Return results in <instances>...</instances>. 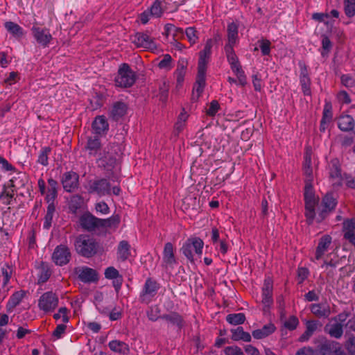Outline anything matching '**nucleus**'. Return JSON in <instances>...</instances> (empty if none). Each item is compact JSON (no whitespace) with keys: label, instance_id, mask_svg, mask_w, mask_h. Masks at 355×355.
Wrapping results in <instances>:
<instances>
[{"label":"nucleus","instance_id":"nucleus-1","mask_svg":"<svg viewBox=\"0 0 355 355\" xmlns=\"http://www.w3.org/2000/svg\"><path fill=\"white\" fill-rule=\"evenodd\" d=\"M311 179H305L304 200V215L308 225H312L315 217V206L319 202V198L315 196Z\"/></svg>","mask_w":355,"mask_h":355},{"label":"nucleus","instance_id":"nucleus-2","mask_svg":"<svg viewBox=\"0 0 355 355\" xmlns=\"http://www.w3.org/2000/svg\"><path fill=\"white\" fill-rule=\"evenodd\" d=\"M74 246L76 252L85 258H91L95 256L100 248L99 243L88 235H80L77 237Z\"/></svg>","mask_w":355,"mask_h":355},{"label":"nucleus","instance_id":"nucleus-3","mask_svg":"<svg viewBox=\"0 0 355 355\" xmlns=\"http://www.w3.org/2000/svg\"><path fill=\"white\" fill-rule=\"evenodd\" d=\"M137 79V75L132 70L130 65L127 63H123L120 65L117 75L114 78L115 85L121 88H128L132 87Z\"/></svg>","mask_w":355,"mask_h":355},{"label":"nucleus","instance_id":"nucleus-4","mask_svg":"<svg viewBox=\"0 0 355 355\" xmlns=\"http://www.w3.org/2000/svg\"><path fill=\"white\" fill-rule=\"evenodd\" d=\"M203 245L204 242L200 238H189L183 243L181 251L188 260L191 263H194L193 251H194L196 254L200 255L202 252Z\"/></svg>","mask_w":355,"mask_h":355},{"label":"nucleus","instance_id":"nucleus-5","mask_svg":"<svg viewBox=\"0 0 355 355\" xmlns=\"http://www.w3.org/2000/svg\"><path fill=\"white\" fill-rule=\"evenodd\" d=\"M87 191L90 194H96L98 196L111 195V184L107 179L99 178L89 182Z\"/></svg>","mask_w":355,"mask_h":355},{"label":"nucleus","instance_id":"nucleus-6","mask_svg":"<svg viewBox=\"0 0 355 355\" xmlns=\"http://www.w3.org/2000/svg\"><path fill=\"white\" fill-rule=\"evenodd\" d=\"M71 259V253L65 245L60 244L56 246L52 254V260L57 266H65L69 263Z\"/></svg>","mask_w":355,"mask_h":355},{"label":"nucleus","instance_id":"nucleus-7","mask_svg":"<svg viewBox=\"0 0 355 355\" xmlns=\"http://www.w3.org/2000/svg\"><path fill=\"white\" fill-rule=\"evenodd\" d=\"M131 41L137 48L152 51L157 49L154 38L150 37L148 33L137 32L132 37Z\"/></svg>","mask_w":355,"mask_h":355},{"label":"nucleus","instance_id":"nucleus-8","mask_svg":"<svg viewBox=\"0 0 355 355\" xmlns=\"http://www.w3.org/2000/svg\"><path fill=\"white\" fill-rule=\"evenodd\" d=\"M58 305V296L51 291L43 293L39 299V308L45 311H53Z\"/></svg>","mask_w":355,"mask_h":355},{"label":"nucleus","instance_id":"nucleus-9","mask_svg":"<svg viewBox=\"0 0 355 355\" xmlns=\"http://www.w3.org/2000/svg\"><path fill=\"white\" fill-rule=\"evenodd\" d=\"M74 273L78 278L83 283H94L99 279L98 272L88 266H79L74 268Z\"/></svg>","mask_w":355,"mask_h":355},{"label":"nucleus","instance_id":"nucleus-10","mask_svg":"<svg viewBox=\"0 0 355 355\" xmlns=\"http://www.w3.org/2000/svg\"><path fill=\"white\" fill-rule=\"evenodd\" d=\"M273 293V281L270 277H267L264 279L263 286L262 287V304H263V311H267L273 304L272 298Z\"/></svg>","mask_w":355,"mask_h":355},{"label":"nucleus","instance_id":"nucleus-11","mask_svg":"<svg viewBox=\"0 0 355 355\" xmlns=\"http://www.w3.org/2000/svg\"><path fill=\"white\" fill-rule=\"evenodd\" d=\"M322 205L323 208L318 214L317 218L318 223H320L324 220L329 214L335 209L337 205V200L334 197L332 193H327L322 198Z\"/></svg>","mask_w":355,"mask_h":355},{"label":"nucleus","instance_id":"nucleus-12","mask_svg":"<svg viewBox=\"0 0 355 355\" xmlns=\"http://www.w3.org/2000/svg\"><path fill=\"white\" fill-rule=\"evenodd\" d=\"M31 31L37 42L43 47L48 46L53 39L48 28L33 26L31 28Z\"/></svg>","mask_w":355,"mask_h":355},{"label":"nucleus","instance_id":"nucleus-13","mask_svg":"<svg viewBox=\"0 0 355 355\" xmlns=\"http://www.w3.org/2000/svg\"><path fill=\"white\" fill-rule=\"evenodd\" d=\"M78 175L73 172H66L63 174L61 182L64 191L67 192H72L78 187Z\"/></svg>","mask_w":355,"mask_h":355},{"label":"nucleus","instance_id":"nucleus-14","mask_svg":"<svg viewBox=\"0 0 355 355\" xmlns=\"http://www.w3.org/2000/svg\"><path fill=\"white\" fill-rule=\"evenodd\" d=\"M321 355H342L343 351L340 344L336 341L325 340L319 346Z\"/></svg>","mask_w":355,"mask_h":355},{"label":"nucleus","instance_id":"nucleus-15","mask_svg":"<svg viewBox=\"0 0 355 355\" xmlns=\"http://www.w3.org/2000/svg\"><path fill=\"white\" fill-rule=\"evenodd\" d=\"M206 71L207 67L198 64V73L195 85L193 86V91L196 92V100H198L204 91L206 85Z\"/></svg>","mask_w":355,"mask_h":355},{"label":"nucleus","instance_id":"nucleus-16","mask_svg":"<svg viewBox=\"0 0 355 355\" xmlns=\"http://www.w3.org/2000/svg\"><path fill=\"white\" fill-rule=\"evenodd\" d=\"M80 223L83 229L89 232L100 228V218L95 217L90 213L82 215L80 218Z\"/></svg>","mask_w":355,"mask_h":355},{"label":"nucleus","instance_id":"nucleus-17","mask_svg":"<svg viewBox=\"0 0 355 355\" xmlns=\"http://www.w3.org/2000/svg\"><path fill=\"white\" fill-rule=\"evenodd\" d=\"M16 191V185L12 184V181H8V183L4 184L2 187V191L0 193V200H2L3 204L6 205H11Z\"/></svg>","mask_w":355,"mask_h":355},{"label":"nucleus","instance_id":"nucleus-18","mask_svg":"<svg viewBox=\"0 0 355 355\" xmlns=\"http://www.w3.org/2000/svg\"><path fill=\"white\" fill-rule=\"evenodd\" d=\"M188 67V60L187 58H180L177 63V68L174 72L176 78L177 87H181L184 80L187 69Z\"/></svg>","mask_w":355,"mask_h":355},{"label":"nucleus","instance_id":"nucleus-19","mask_svg":"<svg viewBox=\"0 0 355 355\" xmlns=\"http://www.w3.org/2000/svg\"><path fill=\"white\" fill-rule=\"evenodd\" d=\"M128 105L122 101L113 103L110 116L112 120L117 121L127 114Z\"/></svg>","mask_w":355,"mask_h":355},{"label":"nucleus","instance_id":"nucleus-20","mask_svg":"<svg viewBox=\"0 0 355 355\" xmlns=\"http://www.w3.org/2000/svg\"><path fill=\"white\" fill-rule=\"evenodd\" d=\"M161 319L164 320L171 324L177 327L179 330H181L185 324L184 318L176 311L163 314L162 315Z\"/></svg>","mask_w":355,"mask_h":355},{"label":"nucleus","instance_id":"nucleus-21","mask_svg":"<svg viewBox=\"0 0 355 355\" xmlns=\"http://www.w3.org/2000/svg\"><path fill=\"white\" fill-rule=\"evenodd\" d=\"M92 129L95 134L101 135L106 134L109 129V124L106 118L103 116H97L92 122Z\"/></svg>","mask_w":355,"mask_h":355},{"label":"nucleus","instance_id":"nucleus-22","mask_svg":"<svg viewBox=\"0 0 355 355\" xmlns=\"http://www.w3.org/2000/svg\"><path fill=\"white\" fill-rule=\"evenodd\" d=\"M213 40L209 39L207 40L203 50L199 52L198 65L206 66L209 63L211 55V49L213 47Z\"/></svg>","mask_w":355,"mask_h":355},{"label":"nucleus","instance_id":"nucleus-23","mask_svg":"<svg viewBox=\"0 0 355 355\" xmlns=\"http://www.w3.org/2000/svg\"><path fill=\"white\" fill-rule=\"evenodd\" d=\"M310 309L311 313L319 318H327L331 314L329 306L324 303L312 304Z\"/></svg>","mask_w":355,"mask_h":355},{"label":"nucleus","instance_id":"nucleus-24","mask_svg":"<svg viewBox=\"0 0 355 355\" xmlns=\"http://www.w3.org/2000/svg\"><path fill=\"white\" fill-rule=\"evenodd\" d=\"M331 241L332 238L329 234H325L320 239L315 250V259L317 260H319L322 257L324 252L327 250L331 243Z\"/></svg>","mask_w":355,"mask_h":355},{"label":"nucleus","instance_id":"nucleus-25","mask_svg":"<svg viewBox=\"0 0 355 355\" xmlns=\"http://www.w3.org/2000/svg\"><path fill=\"white\" fill-rule=\"evenodd\" d=\"M163 262L166 265L173 267V265L177 263L176 259L174 254L173 245L168 242L165 244L163 251Z\"/></svg>","mask_w":355,"mask_h":355},{"label":"nucleus","instance_id":"nucleus-26","mask_svg":"<svg viewBox=\"0 0 355 355\" xmlns=\"http://www.w3.org/2000/svg\"><path fill=\"white\" fill-rule=\"evenodd\" d=\"M48 184L49 187L45 200L47 203H55L58 197V183L55 180L51 178L48 180Z\"/></svg>","mask_w":355,"mask_h":355},{"label":"nucleus","instance_id":"nucleus-27","mask_svg":"<svg viewBox=\"0 0 355 355\" xmlns=\"http://www.w3.org/2000/svg\"><path fill=\"white\" fill-rule=\"evenodd\" d=\"M354 120L350 115H341L338 119V126L343 132H349L354 128Z\"/></svg>","mask_w":355,"mask_h":355},{"label":"nucleus","instance_id":"nucleus-28","mask_svg":"<svg viewBox=\"0 0 355 355\" xmlns=\"http://www.w3.org/2000/svg\"><path fill=\"white\" fill-rule=\"evenodd\" d=\"M26 295V291L21 290L15 292L10 297L7 303L6 309L8 312H11L13 309L20 304L23 298Z\"/></svg>","mask_w":355,"mask_h":355},{"label":"nucleus","instance_id":"nucleus-29","mask_svg":"<svg viewBox=\"0 0 355 355\" xmlns=\"http://www.w3.org/2000/svg\"><path fill=\"white\" fill-rule=\"evenodd\" d=\"M275 329V326L269 323L264 325L261 329L254 330L252 335L256 339H262L272 334Z\"/></svg>","mask_w":355,"mask_h":355},{"label":"nucleus","instance_id":"nucleus-30","mask_svg":"<svg viewBox=\"0 0 355 355\" xmlns=\"http://www.w3.org/2000/svg\"><path fill=\"white\" fill-rule=\"evenodd\" d=\"M159 287V284L156 280H154L152 278H148L144 284L142 294L144 295H148L151 297H154L157 294Z\"/></svg>","mask_w":355,"mask_h":355},{"label":"nucleus","instance_id":"nucleus-31","mask_svg":"<svg viewBox=\"0 0 355 355\" xmlns=\"http://www.w3.org/2000/svg\"><path fill=\"white\" fill-rule=\"evenodd\" d=\"M83 203L84 199L82 196L79 194L71 196L68 202V207L70 212L76 214L83 205Z\"/></svg>","mask_w":355,"mask_h":355},{"label":"nucleus","instance_id":"nucleus-32","mask_svg":"<svg viewBox=\"0 0 355 355\" xmlns=\"http://www.w3.org/2000/svg\"><path fill=\"white\" fill-rule=\"evenodd\" d=\"M130 256V245L127 241L119 242L117 248V258L121 261H126Z\"/></svg>","mask_w":355,"mask_h":355},{"label":"nucleus","instance_id":"nucleus-33","mask_svg":"<svg viewBox=\"0 0 355 355\" xmlns=\"http://www.w3.org/2000/svg\"><path fill=\"white\" fill-rule=\"evenodd\" d=\"M324 331L332 338H340L343 334V325L339 322L327 324L324 327Z\"/></svg>","mask_w":355,"mask_h":355},{"label":"nucleus","instance_id":"nucleus-34","mask_svg":"<svg viewBox=\"0 0 355 355\" xmlns=\"http://www.w3.org/2000/svg\"><path fill=\"white\" fill-rule=\"evenodd\" d=\"M101 148V143L98 137H90L87 139L85 149L89 151L90 155H96Z\"/></svg>","mask_w":355,"mask_h":355},{"label":"nucleus","instance_id":"nucleus-35","mask_svg":"<svg viewBox=\"0 0 355 355\" xmlns=\"http://www.w3.org/2000/svg\"><path fill=\"white\" fill-rule=\"evenodd\" d=\"M341 167L338 159H333L329 164V178L332 180H342Z\"/></svg>","mask_w":355,"mask_h":355},{"label":"nucleus","instance_id":"nucleus-36","mask_svg":"<svg viewBox=\"0 0 355 355\" xmlns=\"http://www.w3.org/2000/svg\"><path fill=\"white\" fill-rule=\"evenodd\" d=\"M232 339L235 341L243 340L245 342L251 341V335L246 331H244L242 327H238L236 329H231Z\"/></svg>","mask_w":355,"mask_h":355},{"label":"nucleus","instance_id":"nucleus-37","mask_svg":"<svg viewBox=\"0 0 355 355\" xmlns=\"http://www.w3.org/2000/svg\"><path fill=\"white\" fill-rule=\"evenodd\" d=\"M102 165L104 168L111 170L113 168L117 162V157L113 155L112 152L107 151V153L100 158Z\"/></svg>","mask_w":355,"mask_h":355},{"label":"nucleus","instance_id":"nucleus-38","mask_svg":"<svg viewBox=\"0 0 355 355\" xmlns=\"http://www.w3.org/2000/svg\"><path fill=\"white\" fill-rule=\"evenodd\" d=\"M108 345L110 349L114 352L125 354L129 352L128 345L123 341L112 340Z\"/></svg>","mask_w":355,"mask_h":355},{"label":"nucleus","instance_id":"nucleus-39","mask_svg":"<svg viewBox=\"0 0 355 355\" xmlns=\"http://www.w3.org/2000/svg\"><path fill=\"white\" fill-rule=\"evenodd\" d=\"M303 171L306 175V179H311L313 180V169L311 167V155L309 152H306L304 157Z\"/></svg>","mask_w":355,"mask_h":355},{"label":"nucleus","instance_id":"nucleus-40","mask_svg":"<svg viewBox=\"0 0 355 355\" xmlns=\"http://www.w3.org/2000/svg\"><path fill=\"white\" fill-rule=\"evenodd\" d=\"M6 29L15 37L19 38L24 35L23 28L13 21H6L4 24Z\"/></svg>","mask_w":355,"mask_h":355},{"label":"nucleus","instance_id":"nucleus-41","mask_svg":"<svg viewBox=\"0 0 355 355\" xmlns=\"http://www.w3.org/2000/svg\"><path fill=\"white\" fill-rule=\"evenodd\" d=\"M121 218L119 215H113L107 219L100 218V227L116 228L119 225Z\"/></svg>","mask_w":355,"mask_h":355},{"label":"nucleus","instance_id":"nucleus-42","mask_svg":"<svg viewBox=\"0 0 355 355\" xmlns=\"http://www.w3.org/2000/svg\"><path fill=\"white\" fill-rule=\"evenodd\" d=\"M55 212V204L48 203L46 213L44 216V222L43 225L44 229L49 230L51 227Z\"/></svg>","mask_w":355,"mask_h":355},{"label":"nucleus","instance_id":"nucleus-43","mask_svg":"<svg viewBox=\"0 0 355 355\" xmlns=\"http://www.w3.org/2000/svg\"><path fill=\"white\" fill-rule=\"evenodd\" d=\"M226 320L231 324L239 325L244 323L245 315L243 313H230L227 315Z\"/></svg>","mask_w":355,"mask_h":355},{"label":"nucleus","instance_id":"nucleus-44","mask_svg":"<svg viewBox=\"0 0 355 355\" xmlns=\"http://www.w3.org/2000/svg\"><path fill=\"white\" fill-rule=\"evenodd\" d=\"M238 29L239 27L234 22H232L227 25V31L228 42H236L238 39Z\"/></svg>","mask_w":355,"mask_h":355},{"label":"nucleus","instance_id":"nucleus-45","mask_svg":"<svg viewBox=\"0 0 355 355\" xmlns=\"http://www.w3.org/2000/svg\"><path fill=\"white\" fill-rule=\"evenodd\" d=\"M148 9L150 10V15L156 18L160 17L165 12L161 3V0H155Z\"/></svg>","mask_w":355,"mask_h":355},{"label":"nucleus","instance_id":"nucleus-46","mask_svg":"<svg viewBox=\"0 0 355 355\" xmlns=\"http://www.w3.org/2000/svg\"><path fill=\"white\" fill-rule=\"evenodd\" d=\"M51 152V148L46 146L42 148L40 155L38 156L37 162L43 166H47L49 164L48 159L49 155Z\"/></svg>","mask_w":355,"mask_h":355},{"label":"nucleus","instance_id":"nucleus-47","mask_svg":"<svg viewBox=\"0 0 355 355\" xmlns=\"http://www.w3.org/2000/svg\"><path fill=\"white\" fill-rule=\"evenodd\" d=\"M12 273H13V268H12V266L9 265L8 263H5L1 267V274L3 277V286H6L8 284V282L12 277Z\"/></svg>","mask_w":355,"mask_h":355},{"label":"nucleus","instance_id":"nucleus-48","mask_svg":"<svg viewBox=\"0 0 355 355\" xmlns=\"http://www.w3.org/2000/svg\"><path fill=\"white\" fill-rule=\"evenodd\" d=\"M9 181H12V184H17L19 187H23L27 183V176L25 173L18 172L15 177L10 179Z\"/></svg>","mask_w":355,"mask_h":355},{"label":"nucleus","instance_id":"nucleus-49","mask_svg":"<svg viewBox=\"0 0 355 355\" xmlns=\"http://www.w3.org/2000/svg\"><path fill=\"white\" fill-rule=\"evenodd\" d=\"M300 83L302 87V92L304 96H311V78H300Z\"/></svg>","mask_w":355,"mask_h":355},{"label":"nucleus","instance_id":"nucleus-50","mask_svg":"<svg viewBox=\"0 0 355 355\" xmlns=\"http://www.w3.org/2000/svg\"><path fill=\"white\" fill-rule=\"evenodd\" d=\"M161 3L165 12H175L179 7V4L173 0H162Z\"/></svg>","mask_w":355,"mask_h":355},{"label":"nucleus","instance_id":"nucleus-51","mask_svg":"<svg viewBox=\"0 0 355 355\" xmlns=\"http://www.w3.org/2000/svg\"><path fill=\"white\" fill-rule=\"evenodd\" d=\"M187 37L191 45L196 44L198 40V31L195 27H189L185 30Z\"/></svg>","mask_w":355,"mask_h":355},{"label":"nucleus","instance_id":"nucleus-52","mask_svg":"<svg viewBox=\"0 0 355 355\" xmlns=\"http://www.w3.org/2000/svg\"><path fill=\"white\" fill-rule=\"evenodd\" d=\"M146 314L148 320L152 322H155L158 319H161L162 317V315H160V309L157 306L150 307Z\"/></svg>","mask_w":355,"mask_h":355},{"label":"nucleus","instance_id":"nucleus-53","mask_svg":"<svg viewBox=\"0 0 355 355\" xmlns=\"http://www.w3.org/2000/svg\"><path fill=\"white\" fill-rule=\"evenodd\" d=\"M355 218L346 219L343 223V232L345 233L349 232V234L355 233Z\"/></svg>","mask_w":355,"mask_h":355},{"label":"nucleus","instance_id":"nucleus-54","mask_svg":"<svg viewBox=\"0 0 355 355\" xmlns=\"http://www.w3.org/2000/svg\"><path fill=\"white\" fill-rule=\"evenodd\" d=\"M259 48L263 55H269L271 49V42L267 39H261L258 41Z\"/></svg>","mask_w":355,"mask_h":355},{"label":"nucleus","instance_id":"nucleus-55","mask_svg":"<svg viewBox=\"0 0 355 355\" xmlns=\"http://www.w3.org/2000/svg\"><path fill=\"white\" fill-rule=\"evenodd\" d=\"M345 13L348 17L355 15V0H345Z\"/></svg>","mask_w":355,"mask_h":355},{"label":"nucleus","instance_id":"nucleus-56","mask_svg":"<svg viewBox=\"0 0 355 355\" xmlns=\"http://www.w3.org/2000/svg\"><path fill=\"white\" fill-rule=\"evenodd\" d=\"M51 270L47 265L42 264V269L39 277V282L40 283L46 282L51 275Z\"/></svg>","mask_w":355,"mask_h":355},{"label":"nucleus","instance_id":"nucleus-57","mask_svg":"<svg viewBox=\"0 0 355 355\" xmlns=\"http://www.w3.org/2000/svg\"><path fill=\"white\" fill-rule=\"evenodd\" d=\"M333 117L331 103L327 102L324 106L322 119L324 121H331Z\"/></svg>","mask_w":355,"mask_h":355},{"label":"nucleus","instance_id":"nucleus-58","mask_svg":"<svg viewBox=\"0 0 355 355\" xmlns=\"http://www.w3.org/2000/svg\"><path fill=\"white\" fill-rule=\"evenodd\" d=\"M220 109V106L218 101L213 100L210 103L209 108L206 110V114L209 116H214Z\"/></svg>","mask_w":355,"mask_h":355},{"label":"nucleus","instance_id":"nucleus-59","mask_svg":"<svg viewBox=\"0 0 355 355\" xmlns=\"http://www.w3.org/2000/svg\"><path fill=\"white\" fill-rule=\"evenodd\" d=\"M172 58L169 54H165L162 60L158 63L159 69H171L172 68Z\"/></svg>","mask_w":355,"mask_h":355},{"label":"nucleus","instance_id":"nucleus-60","mask_svg":"<svg viewBox=\"0 0 355 355\" xmlns=\"http://www.w3.org/2000/svg\"><path fill=\"white\" fill-rule=\"evenodd\" d=\"M341 83L347 88L355 87V79L349 74H343L340 77Z\"/></svg>","mask_w":355,"mask_h":355},{"label":"nucleus","instance_id":"nucleus-61","mask_svg":"<svg viewBox=\"0 0 355 355\" xmlns=\"http://www.w3.org/2000/svg\"><path fill=\"white\" fill-rule=\"evenodd\" d=\"M299 324L298 318L295 315H291L287 321L284 322V327L290 331L295 330Z\"/></svg>","mask_w":355,"mask_h":355},{"label":"nucleus","instance_id":"nucleus-62","mask_svg":"<svg viewBox=\"0 0 355 355\" xmlns=\"http://www.w3.org/2000/svg\"><path fill=\"white\" fill-rule=\"evenodd\" d=\"M322 46L323 51L321 52V54L322 56L328 53L332 48V43L329 38L326 35H322Z\"/></svg>","mask_w":355,"mask_h":355},{"label":"nucleus","instance_id":"nucleus-63","mask_svg":"<svg viewBox=\"0 0 355 355\" xmlns=\"http://www.w3.org/2000/svg\"><path fill=\"white\" fill-rule=\"evenodd\" d=\"M224 353L225 355H244L241 349L236 345L226 347Z\"/></svg>","mask_w":355,"mask_h":355},{"label":"nucleus","instance_id":"nucleus-64","mask_svg":"<svg viewBox=\"0 0 355 355\" xmlns=\"http://www.w3.org/2000/svg\"><path fill=\"white\" fill-rule=\"evenodd\" d=\"M104 275L105 277L108 279L117 278L120 275L119 272L113 266L107 268Z\"/></svg>","mask_w":355,"mask_h":355}]
</instances>
